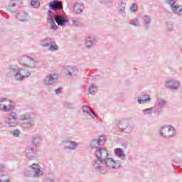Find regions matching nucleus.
<instances>
[{
	"label": "nucleus",
	"instance_id": "obj_43",
	"mask_svg": "<svg viewBox=\"0 0 182 182\" xmlns=\"http://www.w3.org/2000/svg\"><path fill=\"white\" fill-rule=\"evenodd\" d=\"M130 11H132V12H137V5L134 3L132 4L130 6Z\"/></svg>",
	"mask_w": 182,
	"mask_h": 182
},
{
	"label": "nucleus",
	"instance_id": "obj_28",
	"mask_svg": "<svg viewBox=\"0 0 182 182\" xmlns=\"http://www.w3.org/2000/svg\"><path fill=\"white\" fill-rule=\"evenodd\" d=\"M41 136L36 134L33 136L32 139H31V142L32 144H33V146H38L39 144V139H40Z\"/></svg>",
	"mask_w": 182,
	"mask_h": 182
},
{
	"label": "nucleus",
	"instance_id": "obj_19",
	"mask_svg": "<svg viewBox=\"0 0 182 182\" xmlns=\"http://www.w3.org/2000/svg\"><path fill=\"white\" fill-rule=\"evenodd\" d=\"M115 154L119 157V159H122V160H126V154L123 151L122 148H116L114 149Z\"/></svg>",
	"mask_w": 182,
	"mask_h": 182
},
{
	"label": "nucleus",
	"instance_id": "obj_41",
	"mask_svg": "<svg viewBox=\"0 0 182 182\" xmlns=\"http://www.w3.org/2000/svg\"><path fill=\"white\" fill-rule=\"evenodd\" d=\"M10 133L11 134H13V136H14V137H18V136H19V134H21V131L16 129V130L11 131Z\"/></svg>",
	"mask_w": 182,
	"mask_h": 182
},
{
	"label": "nucleus",
	"instance_id": "obj_53",
	"mask_svg": "<svg viewBox=\"0 0 182 182\" xmlns=\"http://www.w3.org/2000/svg\"><path fill=\"white\" fill-rule=\"evenodd\" d=\"M2 177H5V175H1V178H2Z\"/></svg>",
	"mask_w": 182,
	"mask_h": 182
},
{
	"label": "nucleus",
	"instance_id": "obj_24",
	"mask_svg": "<svg viewBox=\"0 0 182 182\" xmlns=\"http://www.w3.org/2000/svg\"><path fill=\"white\" fill-rule=\"evenodd\" d=\"M50 43H52V38H44V39L41 40V45L43 48H48V46H50Z\"/></svg>",
	"mask_w": 182,
	"mask_h": 182
},
{
	"label": "nucleus",
	"instance_id": "obj_1",
	"mask_svg": "<svg viewBox=\"0 0 182 182\" xmlns=\"http://www.w3.org/2000/svg\"><path fill=\"white\" fill-rule=\"evenodd\" d=\"M48 6L51 9L48 11L49 18L47 20L48 26L50 27V29L56 31L58 29V25L59 26H65V25L69 22V19L63 16V6H62V1L53 0L48 4ZM55 21L57 22L58 25H56Z\"/></svg>",
	"mask_w": 182,
	"mask_h": 182
},
{
	"label": "nucleus",
	"instance_id": "obj_20",
	"mask_svg": "<svg viewBox=\"0 0 182 182\" xmlns=\"http://www.w3.org/2000/svg\"><path fill=\"white\" fill-rule=\"evenodd\" d=\"M144 25L145 29H149L150 28V23H151V17L148 15H145L143 17Z\"/></svg>",
	"mask_w": 182,
	"mask_h": 182
},
{
	"label": "nucleus",
	"instance_id": "obj_36",
	"mask_svg": "<svg viewBox=\"0 0 182 182\" xmlns=\"http://www.w3.org/2000/svg\"><path fill=\"white\" fill-rule=\"evenodd\" d=\"M173 166H174V167H177V168H179V170H181V164H182V161H177V159H175L173 162H172Z\"/></svg>",
	"mask_w": 182,
	"mask_h": 182
},
{
	"label": "nucleus",
	"instance_id": "obj_9",
	"mask_svg": "<svg viewBox=\"0 0 182 182\" xmlns=\"http://www.w3.org/2000/svg\"><path fill=\"white\" fill-rule=\"evenodd\" d=\"M73 12L77 15H80L85 11V4L83 2H75L72 5Z\"/></svg>",
	"mask_w": 182,
	"mask_h": 182
},
{
	"label": "nucleus",
	"instance_id": "obj_51",
	"mask_svg": "<svg viewBox=\"0 0 182 182\" xmlns=\"http://www.w3.org/2000/svg\"><path fill=\"white\" fill-rule=\"evenodd\" d=\"M28 174H31V172L30 171H27V172L25 173V176L26 177H29V176H28Z\"/></svg>",
	"mask_w": 182,
	"mask_h": 182
},
{
	"label": "nucleus",
	"instance_id": "obj_8",
	"mask_svg": "<svg viewBox=\"0 0 182 182\" xmlns=\"http://www.w3.org/2000/svg\"><path fill=\"white\" fill-rule=\"evenodd\" d=\"M31 168L34 173L33 177H35V178H39V177L43 176V171L39 164H33L31 165Z\"/></svg>",
	"mask_w": 182,
	"mask_h": 182
},
{
	"label": "nucleus",
	"instance_id": "obj_25",
	"mask_svg": "<svg viewBox=\"0 0 182 182\" xmlns=\"http://www.w3.org/2000/svg\"><path fill=\"white\" fill-rule=\"evenodd\" d=\"M166 103H167V102L166 100H164V99L158 98L157 102L155 104V106L156 107H159L160 109H163V107H164V106H166Z\"/></svg>",
	"mask_w": 182,
	"mask_h": 182
},
{
	"label": "nucleus",
	"instance_id": "obj_11",
	"mask_svg": "<svg viewBox=\"0 0 182 182\" xmlns=\"http://www.w3.org/2000/svg\"><path fill=\"white\" fill-rule=\"evenodd\" d=\"M65 73H68L67 75H69V76H71V77H73L75 76H77L79 69H77V67L76 66L67 65L65 67Z\"/></svg>",
	"mask_w": 182,
	"mask_h": 182
},
{
	"label": "nucleus",
	"instance_id": "obj_14",
	"mask_svg": "<svg viewBox=\"0 0 182 182\" xmlns=\"http://www.w3.org/2000/svg\"><path fill=\"white\" fill-rule=\"evenodd\" d=\"M119 127L120 130H126L128 129V131H126L125 133H130L132 132V127H129V121L127 120H122L119 122Z\"/></svg>",
	"mask_w": 182,
	"mask_h": 182
},
{
	"label": "nucleus",
	"instance_id": "obj_47",
	"mask_svg": "<svg viewBox=\"0 0 182 182\" xmlns=\"http://www.w3.org/2000/svg\"><path fill=\"white\" fill-rule=\"evenodd\" d=\"M4 170H5V165L0 164V171H4Z\"/></svg>",
	"mask_w": 182,
	"mask_h": 182
},
{
	"label": "nucleus",
	"instance_id": "obj_5",
	"mask_svg": "<svg viewBox=\"0 0 182 182\" xmlns=\"http://www.w3.org/2000/svg\"><path fill=\"white\" fill-rule=\"evenodd\" d=\"M22 0H10L7 6V11L9 12H16V10L21 8Z\"/></svg>",
	"mask_w": 182,
	"mask_h": 182
},
{
	"label": "nucleus",
	"instance_id": "obj_3",
	"mask_svg": "<svg viewBox=\"0 0 182 182\" xmlns=\"http://www.w3.org/2000/svg\"><path fill=\"white\" fill-rule=\"evenodd\" d=\"M174 127H171V125H168L161 127L159 134L161 137H164L165 139H170V137L174 136Z\"/></svg>",
	"mask_w": 182,
	"mask_h": 182
},
{
	"label": "nucleus",
	"instance_id": "obj_37",
	"mask_svg": "<svg viewBox=\"0 0 182 182\" xmlns=\"http://www.w3.org/2000/svg\"><path fill=\"white\" fill-rule=\"evenodd\" d=\"M130 25H132L133 26H140L139 18H134L133 21H131Z\"/></svg>",
	"mask_w": 182,
	"mask_h": 182
},
{
	"label": "nucleus",
	"instance_id": "obj_6",
	"mask_svg": "<svg viewBox=\"0 0 182 182\" xmlns=\"http://www.w3.org/2000/svg\"><path fill=\"white\" fill-rule=\"evenodd\" d=\"M33 119L34 114H26L23 115V118L22 120H28L24 121L23 122V127H27L28 129H31L32 126H33Z\"/></svg>",
	"mask_w": 182,
	"mask_h": 182
},
{
	"label": "nucleus",
	"instance_id": "obj_38",
	"mask_svg": "<svg viewBox=\"0 0 182 182\" xmlns=\"http://www.w3.org/2000/svg\"><path fill=\"white\" fill-rule=\"evenodd\" d=\"M48 48V50H50V51L56 50H57L56 43L51 41V43Z\"/></svg>",
	"mask_w": 182,
	"mask_h": 182
},
{
	"label": "nucleus",
	"instance_id": "obj_49",
	"mask_svg": "<svg viewBox=\"0 0 182 182\" xmlns=\"http://www.w3.org/2000/svg\"><path fill=\"white\" fill-rule=\"evenodd\" d=\"M46 181L47 182H54L55 180L48 178L46 179Z\"/></svg>",
	"mask_w": 182,
	"mask_h": 182
},
{
	"label": "nucleus",
	"instance_id": "obj_31",
	"mask_svg": "<svg viewBox=\"0 0 182 182\" xmlns=\"http://www.w3.org/2000/svg\"><path fill=\"white\" fill-rule=\"evenodd\" d=\"M100 2L107 5V6H112L113 5V0H100Z\"/></svg>",
	"mask_w": 182,
	"mask_h": 182
},
{
	"label": "nucleus",
	"instance_id": "obj_33",
	"mask_svg": "<svg viewBox=\"0 0 182 182\" xmlns=\"http://www.w3.org/2000/svg\"><path fill=\"white\" fill-rule=\"evenodd\" d=\"M97 90V87H96L94 85H91L90 87L88 88V92L91 95H95L96 93V91Z\"/></svg>",
	"mask_w": 182,
	"mask_h": 182
},
{
	"label": "nucleus",
	"instance_id": "obj_48",
	"mask_svg": "<svg viewBox=\"0 0 182 182\" xmlns=\"http://www.w3.org/2000/svg\"><path fill=\"white\" fill-rule=\"evenodd\" d=\"M60 88H58V89H56V90H55V93H56V95H60Z\"/></svg>",
	"mask_w": 182,
	"mask_h": 182
},
{
	"label": "nucleus",
	"instance_id": "obj_27",
	"mask_svg": "<svg viewBox=\"0 0 182 182\" xmlns=\"http://www.w3.org/2000/svg\"><path fill=\"white\" fill-rule=\"evenodd\" d=\"M73 25L77 28H81V26H83V23L80 22L78 18H75L73 19Z\"/></svg>",
	"mask_w": 182,
	"mask_h": 182
},
{
	"label": "nucleus",
	"instance_id": "obj_30",
	"mask_svg": "<svg viewBox=\"0 0 182 182\" xmlns=\"http://www.w3.org/2000/svg\"><path fill=\"white\" fill-rule=\"evenodd\" d=\"M18 117H16V113L11 112L7 119V122H16Z\"/></svg>",
	"mask_w": 182,
	"mask_h": 182
},
{
	"label": "nucleus",
	"instance_id": "obj_7",
	"mask_svg": "<svg viewBox=\"0 0 182 182\" xmlns=\"http://www.w3.org/2000/svg\"><path fill=\"white\" fill-rule=\"evenodd\" d=\"M58 77L59 76L58 75V74L50 73L44 79V83L48 86H50L51 85H54V83H56V82H58Z\"/></svg>",
	"mask_w": 182,
	"mask_h": 182
},
{
	"label": "nucleus",
	"instance_id": "obj_45",
	"mask_svg": "<svg viewBox=\"0 0 182 182\" xmlns=\"http://www.w3.org/2000/svg\"><path fill=\"white\" fill-rule=\"evenodd\" d=\"M64 106L65 107H66L67 109H70L72 108V104L68 102H64Z\"/></svg>",
	"mask_w": 182,
	"mask_h": 182
},
{
	"label": "nucleus",
	"instance_id": "obj_23",
	"mask_svg": "<svg viewBox=\"0 0 182 182\" xmlns=\"http://www.w3.org/2000/svg\"><path fill=\"white\" fill-rule=\"evenodd\" d=\"M171 9L173 14L177 15H182V9L178 6V4H175L171 7Z\"/></svg>",
	"mask_w": 182,
	"mask_h": 182
},
{
	"label": "nucleus",
	"instance_id": "obj_17",
	"mask_svg": "<svg viewBox=\"0 0 182 182\" xmlns=\"http://www.w3.org/2000/svg\"><path fill=\"white\" fill-rule=\"evenodd\" d=\"M95 43H96L95 36H89L85 39V46L87 49H90Z\"/></svg>",
	"mask_w": 182,
	"mask_h": 182
},
{
	"label": "nucleus",
	"instance_id": "obj_2",
	"mask_svg": "<svg viewBox=\"0 0 182 182\" xmlns=\"http://www.w3.org/2000/svg\"><path fill=\"white\" fill-rule=\"evenodd\" d=\"M97 159H95L92 164L94 166V168L100 173V174H105L106 171L103 168V164H105L107 167L109 168H120V165L117 166L116 162L114 159L110 157V154L106 150V149L97 147Z\"/></svg>",
	"mask_w": 182,
	"mask_h": 182
},
{
	"label": "nucleus",
	"instance_id": "obj_15",
	"mask_svg": "<svg viewBox=\"0 0 182 182\" xmlns=\"http://www.w3.org/2000/svg\"><path fill=\"white\" fill-rule=\"evenodd\" d=\"M151 100L150 95H141L138 97L137 102L139 105H146V103H149Z\"/></svg>",
	"mask_w": 182,
	"mask_h": 182
},
{
	"label": "nucleus",
	"instance_id": "obj_26",
	"mask_svg": "<svg viewBox=\"0 0 182 182\" xmlns=\"http://www.w3.org/2000/svg\"><path fill=\"white\" fill-rule=\"evenodd\" d=\"M82 110L84 113H87V114H89L91 117H92V119H95V114L93 113V112L90 110V108H89V107L83 106Z\"/></svg>",
	"mask_w": 182,
	"mask_h": 182
},
{
	"label": "nucleus",
	"instance_id": "obj_42",
	"mask_svg": "<svg viewBox=\"0 0 182 182\" xmlns=\"http://www.w3.org/2000/svg\"><path fill=\"white\" fill-rule=\"evenodd\" d=\"M97 146V139H92L90 142V148L95 149Z\"/></svg>",
	"mask_w": 182,
	"mask_h": 182
},
{
	"label": "nucleus",
	"instance_id": "obj_44",
	"mask_svg": "<svg viewBox=\"0 0 182 182\" xmlns=\"http://www.w3.org/2000/svg\"><path fill=\"white\" fill-rule=\"evenodd\" d=\"M166 28H167V30H168L169 32H171V31H173V24H171V23H167V24H166Z\"/></svg>",
	"mask_w": 182,
	"mask_h": 182
},
{
	"label": "nucleus",
	"instance_id": "obj_21",
	"mask_svg": "<svg viewBox=\"0 0 182 182\" xmlns=\"http://www.w3.org/2000/svg\"><path fill=\"white\" fill-rule=\"evenodd\" d=\"M16 72H18V70H16L14 65H9L7 69L6 76H16Z\"/></svg>",
	"mask_w": 182,
	"mask_h": 182
},
{
	"label": "nucleus",
	"instance_id": "obj_29",
	"mask_svg": "<svg viewBox=\"0 0 182 182\" xmlns=\"http://www.w3.org/2000/svg\"><path fill=\"white\" fill-rule=\"evenodd\" d=\"M70 144H72L73 147L64 146V149L65 150H76V149H77V143H76L75 141H71Z\"/></svg>",
	"mask_w": 182,
	"mask_h": 182
},
{
	"label": "nucleus",
	"instance_id": "obj_40",
	"mask_svg": "<svg viewBox=\"0 0 182 182\" xmlns=\"http://www.w3.org/2000/svg\"><path fill=\"white\" fill-rule=\"evenodd\" d=\"M176 0H165V4L169 5L170 8L173 7L176 4Z\"/></svg>",
	"mask_w": 182,
	"mask_h": 182
},
{
	"label": "nucleus",
	"instance_id": "obj_13",
	"mask_svg": "<svg viewBox=\"0 0 182 182\" xmlns=\"http://www.w3.org/2000/svg\"><path fill=\"white\" fill-rule=\"evenodd\" d=\"M166 87L168 89H171L172 90H176L180 87V82L176 80H169L166 82Z\"/></svg>",
	"mask_w": 182,
	"mask_h": 182
},
{
	"label": "nucleus",
	"instance_id": "obj_16",
	"mask_svg": "<svg viewBox=\"0 0 182 182\" xmlns=\"http://www.w3.org/2000/svg\"><path fill=\"white\" fill-rule=\"evenodd\" d=\"M4 102H7L6 98H1L0 99V109L1 110H2L3 112H10L11 111V102L9 101V106L8 107L6 105H2V103H4Z\"/></svg>",
	"mask_w": 182,
	"mask_h": 182
},
{
	"label": "nucleus",
	"instance_id": "obj_18",
	"mask_svg": "<svg viewBox=\"0 0 182 182\" xmlns=\"http://www.w3.org/2000/svg\"><path fill=\"white\" fill-rule=\"evenodd\" d=\"M26 155L29 160H32V159H35V157H36L33 148L31 146L27 147L26 150Z\"/></svg>",
	"mask_w": 182,
	"mask_h": 182
},
{
	"label": "nucleus",
	"instance_id": "obj_46",
	"mask_svg": "<svg viewBox=\"0 0 182 182\" xmlns=\"http://www.w3.org/2000/svg\"><path fill=\"white\" fill-rule=\"evenodd\" d=\"M71 141H70V140L66 139V140H62V141H61V143H62L63 144H68V143H69V144H70V142H71Z\"/></svg>",
	"mask_w": 182,
	"mask_h": 182
},
{
	"label": "nucleus",
	"instance_id": "obj_34",
	"mask_svg": "<svg viewBox=\"0 0 182 182\" xmlns=\"http://www.w3.org/2000/svg\"><path fill=\"white\" fill-rule=\"evenodd\" d=\"M153 108H147L143 110V114L144 116H149L150 114H151V113H153Z\"/></svg>",
	"mask_w": 182,
	"mask_h": 182
},
{
	"label": "nucleus",
	"instance_id": "obj_4",
	"mask_svg": "<svg viewBox=\"0 0 182 182\" xmlns=\"http://www.w3.org/2000/svg\"><path fill=\"white\" fill-rule=\"evenodd\" d=\"M31 76V72L28 70L23 68H18L16 73V80H19L22 82L26 77H29Z\"/></svg>",
	"mask_w": 182,
	"mask_h": 182
},
{
	"label": "nucleus",
	"instance_id": "obj_32",
	"mask_svg": "<svg viewBox=\"0 0 182 182\" xmlns=\"http://www.w3.org/2000/svg\"><path fill=\"white\" fill-rule=\"evenodd\" d=\"M97 141V146H103L105 144V141H106V139H105V136H100Z\"/></svg>",
	"mask_w": 182,
	"mask_h": 182
},
{
	"label": "nucleus",
	"instance_id": "obj_50",
	"mask_svg": "<svg viewBox=\"0 0 182 182\" xmlns=\"http://www.w3.org/2000/svg\"><path fill=\"white\" fill-rule=\"evenodd\" d=\"M0 182H9V179H6V180H3V179H0Z\"/></svg>",
	"mask_w": 182,
	"mask_h": 182
},
{
	"label": "nucleus",
	"instance_id": "obj_35",
	"mask_svg": "<svg viewBox=\"0 0 182 182\" xmlns=\"http://www.w3.org/2000/svg\"><path fill=\"white\" fill-rule=\"evenodd\" d=\"M31 5L33 8H38V6H41V3L38 0H31Z\"/></svg>",
	"mask_w": 182,
	"mask_h": 182
},
{
	"label": "nucleus",
	"instance_id": "obj_10",
	"mask_svg": "<svg viewBox=\"0 0 182 182\" xmlns=\"http://www.w3.org/2000/svg\"><path fill=\"white\" fill-rule=\"evenodd\" d=\"M28 62H33V59L28 55H21L18 58V63L21 66H27L28 68H35L28 65Z\"/></svg>",
	"mask_w": 182,
	"mask_h": 182
},
{
	"label": "nucleus",
	"instance_id": "obj_12",
	"mask_svg": "<svg viewBox=\"0 0 182 182\" xmlns=\"http://www.w3.org/2000/svg\"><path fill=\"white\" fill-rule=\"evenodd\" d=\"M16 18L18 19L20 22H28L31 16L26 11H20L16 14Z\"/></svg>",
	"mask_w": 182,
	"mask_h": 182
},
{
	"label": "nucleus",
	"instance_id": "obj_22",
	"mask_svg": "<svg viewBox=\"0 0 182 182\" xmlns=\"http://www.w3.org/2000/svg\"><path fill=\"white\" fill-rule=\"evenodd\" d=\"M126 9V4H124L123 1H121L119 4V8H118V12L119 15H122V16H126V13L124 12Z\"/></svg>",
	"mask_w": 182,
	"mask_h": 182
},
{
	"label": "nucleus",
	"instance_id": "obj_39",
	"mask_svg": "<svg viewBox=\"0 0 182 182\" xmlns=\"http://www.w3.org/2000/svg\"><path fill=\"white\" fill-rule=\"evenodd\" d=\"M6 123L9 127H16V124H18L15 121H6Z\"/></svg>",
	"mask_w": 182,
	"mask_h": 182
},
{
	"label": "nucleus",
	"instance_id": "obj_52",
	"mask_svg": "<svg viewBox=\"0 0 182 182\" xmlns=\"http://www.w3.org/2000/svg\"><path fill=\"white\" fill-rule=\"evenodd\" d=\"M114 166H116L117 167L118 166H119V167H120V164H119V163L117 162V161H116V164H114ZM117 164H119V165H117Z\"/></svg>",
	"mask_w": 182,
	"mask_h": 182
}]
</instances>
